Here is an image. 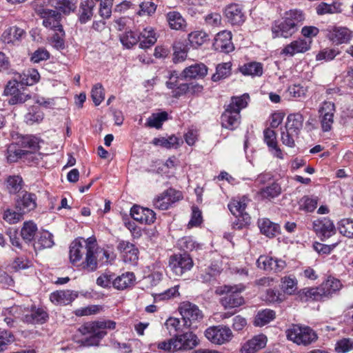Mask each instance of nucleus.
Instances as JSON below:
<instances>
[{
    "label": "nucleus",
    "mask_w": 353,
    "mask_h": 353,
    "mask_svg": "<svg viewBox=\"0 0 353 353\" xmlns=\"http://www.w3.org/2000/svg\"><path fill=\"white\" fill-rule=\"evenodd\" d=\"M115 327L116 323L110 320L88 322L78 329L74 340L83 346L97 345L107 334L105 330H114Z\"/></svg>",
    "instance_id": "nucleus-1"
},
{
    "label": "nucleus",
    "mask_w": 353,
    "mask_h": 353,
    "mask_svg": "<svg viewBox=\"0 0 353 353\" xmlns=\"http://www.w3.org/2000/svg\"><path fill=\"white\" fill-rule=\"evenodd\" d=\"M304 20L303 14L299 10H290L283 17L275 21L271 28L272 37L290 38L298 30Z\"/></svg>",
    "instance_id": "nucleus-2"
},
{
    "label": "nucleus",
    "mask_w": 353,
    "mask_h": 353,
    "mask_svg": "<svg viewBox=\"0 0 353 353\" xmlns=\"http://www.w3.org/2000/svg\"><path fill=\"white\" fill-rule=\"evenodd\" d=\"M199 343L198 337L192 332H184L176 334L168 341L159 342L157 347L167 353L192 350Z\"/></svg>",
    "instance_id": "nucleus-3"
},
{
    "label": "nucleus",
    "mask_w": 353,
    "mask_h": 353,
    "mask_svg": "<svg viewBox=\"0 0 353 353\" xmlns=\"http://www.w3.org/2000/svg\"><path fill=\"white\" fill-rule=\"evenodd\" d=\"M244 289L243 285H224L218 288L216 290V293L218 294H225L221 299L222 305L225 308H233L243 304L244 299L241 296V293Z\"/></svg>",
    "instance_id": "nucleus-4"
},
{
    "label": "nucleus",
    "mask_w": 353,
    "mask_h": 353,
    "mask_svg": "<svg viewBox=\"0 0 353 353\" xmlns=\"http://www.w3.org/2000/svg\"><path fill=\"white\" fill-rule=\"evenodd\" d=\"M286 336L288 340L303 345H308L318 339L316 333L312 328L298 325H293L288 329Z\"/></svg>",
    "instance_id": "nucleus-5"
},
{
    "label": "nucleus",
    "mask_w": 353,
    "mask_h": 353,
    "mask_svg": "<svg viewBox=\"0 0 353 353\" xmlns=\"http://www.w3.org/2000/svg\"><path fill=\"white\" fill-rule=\"evenodd\" d=\"M179 311L182 316L183 326L186 327H197V323L203 319L202 312L199 307L189 301L182 302Z\"/></svg>",
    "instance_id": "nucleus-6"
},
{
    "label": "nucleus",
    "mask_w": 353,
    "mask_h": 353,
    "mask_svg": "<svg viewBox=\"0 0 353 353\" xmlns=\"http://www.w3.org/2000/svg\"><path fill=\"white\" fill-rule=\"evenodd\" d=\"M205 336L212 343L222 345L232 339V332L228 327L217 325L208 327Z\"/></svg>",
    "instance_id": "nucleus-7"
},
{
    "label": "nucleus",
    "mask_w": 353,
    "mask_h": 353,
    "mask_svg": "<svg viewBox=\"0 0 353 353\" xmlns=\"http://www.w3.org/2000/svg\"><path fill=\"white\" fill-rule=\"evenodd\" d=\"M250 199L246 196L233 199L228 204V208L232 214L240 219H242L243 223L236 224L238 228H241L243 225L248 224L250 221V216L245 212Z\"/></svg>",
    "instance_id": "nucleus-8"
},
{
    "label": "nucleus",
    "mask_w": 353,
    "mask_h": 353,
    "mask_svg": "<svg viewBox=\"0 0 353 353\" xmlns=\"http://www.w3.org/2000/svg\"><path fill=\"white\" fill-rule=\"evenodd\" d=\"M193 266L192 258L186 253L176 254L170 259L169 267L176 276H181Z\"/></svg>",
    "instance_id": "nucleus-9"
},
{
    "label": "nucleus",
    "mask_w": 353,
    "mask_h": 353,
    "mask_svg": "<svg viewBox=\"0 0 353 353\" xmlns=\"http://www.w3.org/2000/svg\"><path fill=\"white\" fill-rule=\"evenodd\" d=\"M19 77H15V79L9 81L4 89L3 94L6 96H11L8 103L10 105H15L19 103H25L28 99L30 98L29 94H26L23 92H19Z\"/></svg>",
    "instance_id": "nucleus-10"
},
{
    "label": "nucleus",
    "mask_w": 353,
    "mask_h": 353,
    "mask_svg": "<svg viewBox=\"0 0 353 353\" xmlns=\"http://www.w3.org/2000/svg\"><path fill=\"white\" fill-rule=\"evenodd\" d=\"M335 112L334 103L330 101L323 103L319 109V119L323 131L328 132L332 129L334 123V114Z\"/></svg>",
    "instance_id": "nucleus-11"
},
{
    "label": "nucleus",
    "mask_w": 353,
    "mask_h": 353,
    "mask_svg": "<svg viewBox=\"0 0 353 353\" xmlns=\"http://www.w3.org/2000/svg\"><path fill=\"white\" fill-rule=\"evenodd\" d=\"M88 251L85 253V259L81 265L83 269H85L89 272L95 271L97 269V259L95 254L97 252V241L93 236L88 238Z\"/></svg>",
    "instance_id": "nucleus-12"
},
{
    "label": "nucleus",
    "mask_w": 353,
    "mask_h": 353,
    "mask_svg": "<svg viewBox=\"0 0 353 353\" xmlns=\"http://www.w3.org/2000/svg\"><path fill=\"white\" fill-rule=\"evenodd\" d=\"M88 239L78 238L74 240L70 245V261L76 265L82 259L83 254L88 251Z\"/></svg>",
    "instance_id": "nucleus-13"
},
{
    "label": "nucleus",
    "mask_w": 353,
    "mask_h": 353,
    "mask_svg": "<svg viewBox=\"0 0 353 353\" xmlns=\"http://www.w3.org/2000/svg\"><path fill=\"white\" fill-rule=\"evenodd\" d=\"M312 225L314 230L321 240H325L336 233L333 222L327 218L315 220Z\"/></svg>",
    "instance_id": "nucleus-14"
},
{
    "label": "nucleus",
    "mask_w": 353,
    "mask_h": 353,
    "mask_svg": "<svg viewBox=\"0 0 353 353\" xmlns=\"http://www.w3.org/2000/svg\"><path fill=\"white\" fill-rule=\"evenodd\" d=\"M125 263H136L139 259V250L135 245L127 241H119L117 246Z\"/></svg>",
    "instance_id": "nucleus-15"
},
{
    "label": "nucleus",
    "mask_w": 353,
    "mask_h": 353,
    "mask_svg": "<svg viewBox=\"0 0 353 353\" xmlns=\"http://www.w3.org/2000/svg\"><path fill=\"white\" fill-rule=\"evenodd\" d=\"M258 268L274 272H281L286 266L285 261L270 256H260L256 261Z\"/></svg>",
    "instance_id": "nucleus-16"
},
{
    "label": "nucleus",
    "mask_w": 353,
    "mask_h": 353,
    "mask_svg": "<svg viewBox=\"0 0 353 353\" xmlns=\"http://www.w3.org/2000/svg\"><path fill=\"white\" fill-rule=\"evenodd\" d=\"M130 215L134 220L147 225L153 223L156 219V214L152 210L139 205L131 208Z\"/></svg>",
    "instance_id": "nucleus-17"
},
{
    "label": "nucleus",
    "mask_w": 353,
    "mask_h": 353,
    "mask_svg": "<svg viewBox=\"0 0 353 353\" xmlns=\"http://www.w3.org/2000/svg\"><path fill=\"white\" fill-rule=\"evenodd\" d=\"M37 196L34 194L28 192H22L16 201V208L23 214L33 210L37 207Z\"/></svg>",
    "instance_id": "nucleus-18"
},
{
    "label": "nucleus",
    "mask_w": 353,
    "mask_h": 353,
    "mask_svg": "<svg viewBox=\"0 0 353 353\" xmlns=\"http://www.w3.org/2000/svg\"><path fill=\"white\" fill-rule=\"evenodd\" d=\"M213 46L218 51L225 53L232 52L234 47L232 42L231 32L224 30L219 32L214 39Z\"/></svg>",
    "instance_id": "nucleus-19"
},
{
    "label": "nucleus",
    "mask_w": 353,
    "mask_h": 353,
    "mask_svg": "<svg viewBox=\"0 0 353 353\" xmlns=\"http://www.w3.org/2000/svg\"><path fill=\"white\" fill-rule=\"evenodd\" d=\"M224 14L228 22L232 25L239 26L245 19L242 6L239 4L232 3L225 7Z\"/></svg>",
    "instance_id": "nucleus-20"
},
{
    "label": "nucleus",
    "mask_w": 353,
    "mask_h": 353,
    "mask_svg": "<svg viewBox=\"0 0 353 353\" xmlns=\"http://www.w3.org/2000/svg\"><path fill=\"white\" fill-rule=\"evenodd\" d=\"M311 41L298 39L286 45L281 50V54L292 57L298 53H304L310 49Z\"/></svg>",
    "instance_id": "nucleus-21"
},
{
    "label": "nucleus",
    "mask_w": 353,
    "mask_h": 353,
    "mask_svg": "<svg viewBox=\"0 0 353 353\" xmlns=\"http://www.w3.org/2000/svg\"><path fill=\"white\" fill-rule=\"evenodd\" d=\"M327 37L336 44L347 43L352 38V32L345 27H334L329 31Z\"/></svg>",
    "instance_id": "nucleus-22"
},
{
    "label": "nucleus",
    "mask_w": 353,
    "mask_h": 353,
    "mask_svg": "<svg viewBox=\"0 0 353 353\" xmlns=\"http://www.w3.org/2000/svg\"><path fill=\"white\" fill-rule=\"evenodd\" d=\"M267 343V337L264 334L254 336L246 341L241 348V353H256L264 348Z\"/></svg>",
    "instance_id": "nucleus-23"
},
{
    "label": "nucleus",
    "mask_w": 353,
    "mask_h": 353,
    "mask_svg": "<svg viewBox=\"0 0 353 353\" xmlns=\"http://www.w3.org/2000/svg\"><path fill=\"white\" fill-rule=\"evenodd\" d=\"M77 294L70 290H57L50 294V299L55 305H66L71 303Z\"/></svg>",
    "instance_id": "nucleus-24"
},
{
    "label": "nucleus",
    "mask_w": 353,
    "mask_h": 353,
    "mask_svg": "<svg viewBox=\"0 0 353 353\" xmlns=\"http://www.w3.org/2000/svg\"><path fill=\"white\" fill-rule=\"evenodd\" d=\"M174 194V190L172 189L163 192L154 199V206L159 210H168L170 206L176 201Z\"/></svg>",
    "instance_id": "nucleus-25"
},
{
    "label": "nucleus",
    "mask_w": 353,
    "mask_h": 353,
    "mask_svg": "<svg viewBox=\"0 0 353 353\" xmlns=\"http://www.w3.org/2000/svg\"><path fill=\"white\" fill-rule=\"evenodd\" d=\"M240 118L241 116L238 112L226 108L221 117V125L223 128L233 130L239 125Z\"/></svg>",
    "instance_id": "nucleus-26"
},
{
    "label": "nucleus",
    "mask_w": 353,
    "mask_h": 353,
    "mask_svg": "<svg viewBox=\"0 0 353 353\" xmlns=\"http://www.w3.org/2000/svg\"><path fill=\"white\" fill-rule=\"evenodd\" d=\"M323 293L321 285L318 288H305L299 291V297L303 302L321 301L325 298Z\"/></svg>",
    "instance_id": "nucleus-27"
},
{
    "label": "nucleus",
    "mask_w": 353,
    "mask_h": 353,
    "mask_svg": "<svg viewBox=\"0 0 353 353\" xmlns=\"http://www.w3.org/2000/svg\"><path fill=\"white\" fill-rule=\"evenodd\" d=\"M41 17L43 19V25L48 28L57 30L62 28L60 24L61 14L56 10H48Z\"/></svg>",
    "instance_id": "nucleus-28"
},
{
    "label": "nucleus",
    "mask_w": 353,
    "mask_h": 353,
    "mask_svg": "<svg viewBox=\"0 0 353 353\" xmlns=\"http://www.w3.org/2000/svg\"><path fill=\"white\" fill-rule=\"evenodd\" d=\"M95 5L94 0H83L81 2L79 14L81 23H85L92 19Z\"/></svg>",
    "instance_id": "nucleus-29"
},
{
    "label": "nucleus",
    "mask_w": 353,
    "mask_h": 353,
    "mask_svg": "<svg viewBox=\"0 0 353 353\" xmlns=\"http://www.w3.org/2000/svg\"><path fill=\"white\" fill-rule=\"evenodd\" d=\"M24 34L25 32L23 29L13 26L6 29L3 32L1 39L3 43L14 44L21 41Z\"/></svg>",
    "instance_id": "nucleus-30"
},
{
    "label": "nucleus",
    "mask_w": 353,
    "mask_h": 353,
    "mask_svg": "<svg viewBox=\"0 0 353 353\" xmlns=\"http://www.w3.org/2000/svg\"><path fill=\"white\" fill-rule=\"evenodd\" d=\"M135 282V275L133 272H125L117 276L112 282L114 288L123 290L132 287Z\"/></svg>",
    "instance_id": "nucleus-31"
},
{
    "label": "nucleus",
    "mask_w": 353,
    "mask_h": 353,
    "mask_svg": "<svg viewBox=\"0 0 353 353\" xmlns=\"http://www.w3.org/2000/svg\"><path fill=\"white\" fill-rule=\"evenodd\" d=\"M139 39V47L145 49L153 46L156 43L157 37L156 32L152 27H146L140 33Z\"/></svg>",
    "instance_id": "nucleus-32"
},
{
    "label": "nucleus",
    "mask_w": 353,
    "mask_h": 353,
    "mask_svg": "<svg viewBox=\"0 0 353 353\" xmlns=\"http://www.w3.org/2000/svg\"><path fill=\"white\" fill-rule=\"evenodd\" d=\"M207 72L208 69L204 64L196 63L184 69L183 75L185 78L190 79L203 78Z\"/></svg>",
    "instance_id": "nucleus-33"
},
{
    "label": "nucleus",
    "mask_w": 353,
    "mask_h": 353,
    "mask_svg": "<svg viewBox=\"0 0 353 353\" xmlns=\"http://www.w3.org/2000/svg\"><path fill=\"white\" fill-rule=\"evenodd\" d=\"M166 19L169 26L172 30H179L186 26V21L182 15L177 11H170L166 14Z\"/></svg>",
    "instance_id": "nucleus-34"
},
{
    "label": "nucleus",
    "mask_w": 353,
    "mask_h": 353,
    "mask_svg": "<svg viewBox=\"0 0 353 353\" xmlns=\"http://www.w3.org/2000/svg\"><path fill=\"white\" fill-rule=\"evenodd\" d=\"M152 143L156 145H160L167 149H176L183 144V141L181 139L172 135L168 138H155L153 139Z\"/></svg>",
    "instance_id": "nucleus-35"
},
{
    "label": "nucleus",
    "mask_w": 353,
    "mask_h": 353,
    "mask_svg": "<svg viewBox=\"0 0 353 353\" xmlns=\"http://www.w3.org/2000/svg\"><path fill=\"white\" fill-rule=\"evenodd\" d=\"M342 284L341 281L333 277H328L327 279L324 281L321 285V288L323 292L325 298H327L336 292L341 290Z\"/></svg>",
    "instance_id": "nucleus-36"
},
{
    "label": "nucleus",
    "mask_w": 353,
    "mask_h": 353,
    "mask_svg": "<svg viewBox=\"0 0 353 353\" xmlns=\"http://www.w3.org/2000/svg\"><path fill=\"white\" fill-rule=\"evenodd\" d=\"M261 232L268 237L274 236L279 230V225L268 219H262L258 222Z\"/></svg>",
    "instance_id": "nucleus-37"
},
{
    "label": "nucleus",
    "mask_w": 353,
    "mask_h": 353,
    "mask_svg": "<svg viewBox=\"0 0 353 353\" xmlns=\"http://www.w3.org/2000/svg\"><path fill=\"white\" fill-rule=\"evenodd\" d=\"M53 235L48 231H43L39 233L37 240L34 243L35 250L50 248L54 245Z\"/></svg>",
    "instance_id": "nucleus-38"
},
{
    "label": "nucleus",
    "mask_w": 353,
    "mask_h": 353,
    "mask_svg": "<svg viewBox=\"0 0 353 353\" xmlns=\"http://www.w3.org/2000/svg\"><path fill=\"white\" fill-rule=\"evenodd\" d=\"M44 114L38 105L32 106L28 109L24 117L25 122L28 125L39 123L43 119Z\"/></svg>",
    "instance_id": "nucleus-39"
},
{
    "label": "nucleus",
    "mask_w": 353,
    "mask_h": 353,
    "mask_svg": "<svg viewBox=\"0 0 353 353\" xmlns=\"http://www.w3.org/2000/svg\"><path fill=\"white\" fill-rule=\"evenodd\" d=\"M47 312L42 308H37L31 312L30 314H26L23 321L30 323H43L48 319Z\"/></svg>",
    "instance_id": "nucleus-40"
},
{
    "label": "nucleus",
    "mask_w": 353,
    "mask_h": 353,
    "mask_svg": "<svg viewBox=\"0 0 353 353\" xmlns=\"http://www.w3.org/2000/svg\"><path fill=\"white\" fill-rule=\"evenodd\" d=\"M303 117L300 113L290 114L287 118L285 128L299 133L303 127Z\"/></svg>",
    "instance_id": "nucleus-41"
},
{
    "label": "nucleus",
    "mask_w": 353,
    "mask_h": 353,
    "mask_svg": "<svg viewBox=\"0 0 353 353\" xmlns=\"http://www.w3.org/2000/svg\"><path fill=\"white\" fill-rule=\"evenodd\" d=\"M249 101L250 96L248 94H243L239 97H232L230 103L227 108L240 114L241 110L247 107Z\"/></svg>",
    "instance_id": "nucleus-42"
},
{
    "label": "nucleus",
    "mask_w": 353,
    "mask_h": 353,
    "mask_svg": "<svg viewBox=\"0 0 353 353\" xmlns=\"http://www.w3.org/2000/svg\"><path fill=\"white\" fill-rule=\"evenodd\" d=\"M19 81L21 85H31L39 81L40 75L37 70L28 69L22 74H18Z\"/></svg>",
    "instance_id": "nucleus-43"
},
{
    "label": "nucleus",
    "mask_w": 353,
    "mask_h": 353,
    "mask_svg": "<svg viewBox=\"0 0 353 353\" xmlns=\"http://www.w3.org/2000/svg\"><path fill=\"white\" fill-rule=\"evenodd\" d=\"M240 71L244 75L261 76L263 74V66L259 62H250L240 68Z\"/></svg>",
    "instance_id": "nucleus-44"
},
{
    "label": "nucleus",
    "mask_w": 353,
    "mask_h": 353,
    "mask_svg": "<svg viewBox=\"0 0 353 353\" xmlns=\"http://www.w3.org/2000/svg\"><path fill=\"white\" fill-rule=\"evenodd\" d=\"M275 318V312L269 309L259 311L254 319V325L256 326H263L269 323Z\"/></svg>",
    "instance_id": "nucleus-45"
},
{
    "label": "nucleus",
    "mask_w": 353,
    "mask_h": 353,
    "mask_svg": "<svg viewBox=\"0 0 353 353\" xmlns=\"http://www.w3.org/2000/svg\"><path fill=\"white\" fill-rule=\"evenodd\" d=\"M37 231V226L33 221H26L21 230V235L24 241L30 242L33 240Z\"/></svg>",
    "instance_id": "nucleus-46"
},
{
    "label": "nucleus",
    "mask_w": 353,
    "mask_h": 353,
    "mask_svg": "<svg viewBox=\"0 0 353 353\" xmlns=\"http://www.w3.org/2000/svg\"><path fill=\"white\" fill-rule=\"evenodd\" d=\"M231 67L232 64L230 62L219 64L216 68V72L212 77V81H218L230 76L231 74Z\"/></svg>",
    "instance_id": "nucleus-47"
},
{
    "label": "nucleus",
    "mask_w": 353,
    "mask_h": 353,
    "mask_svg": "<svg viewBox=\"0 0 353 353\" xmlns=\"http://www.w3.org/2000/svg\"><path fill=\"white\" fill-rule=\"evenodd\" d=\"M167 119L168 113L166 112L154 113L148 117L145 125L150 128L159 129L162 126L163 123Z\"/></svg>",
    "instance_id": "nucleus-48"
},
{
    "label": "nucleus",
    "mask_w": 353,
    "mask_h": 353,
    "mask_svg": "<svg viewBox=\"0 0 353 353\" xmlns=\"http://www.w3.org/2000/svg\"><path fill=\"white\" fill-rule=\"evenodd\" d=\"M341 3L338 2H334L331 4L321 2L316 7V12L319 15L339 12L341 10Z\"/></svg>",
    "instance_id": "nucleus-49"
},
{
    "label": "nucleus",
    "mask_w": 353,
    "mask_h": 353,
    "mask_svg": "<svg viewBox=\"0 0 353 353\" xmlns=\"http://www.w3.org/2000/svg\"><path fill=\"white\" fill-rule=\"evenodd\" d=\"M282 288L285 293L293 294L297 290L298 281L294 276H285L281 279Z\"/></svg>",
    "instance_id": "nucleus-50"
},
{
    "label": "nucleus",
    "mask_w": 353,
    "mask_h": 353,
    "mask_svg": "<svg viewBox=\"0 0 353 353\" xmlns=\"http://www.w3.org/2000/svg\"><path fill=\"white\" fill-rule=\"evenodd\" d=\"M16 144H10L7 149V159L10 163L17 162L19 159L23 160L24 151Z\"/></svg>",
    "instance_id": "nucleus-51"
},
{
    "label": "nucleus",
    "mask_w": 353,
    "mask_h": 353,
    "mask_svg": "<svg viewBox=\"0 0 353 353\" xmlns=\"http://www.w3.org/2000/svg\"><path fill=\"white\" fill-rule=\"evenodd\" d=\"M281 193V188L276 183H272L270 185H268L261 189L260 194L263 198L265 199H274L278 196Z\"/></svg>",
    "instance_id": "nucleus-52"
},
{
    "label": "nucleus",
    "mask_w": 353,
    "mask_h": 353,
    "mask_svg": "<svg viewBox=\"0 0 353 353\" xmlns=\"http://www.w3.org/2000/svg\"><path fill=\"white\" fill-rule=\"evenodd\" d=\"M20 145L22 150H27L28 151L39 150V139L33 136L23 137L20 141Z\"/></svg>",
    "instance_id": "nucleus-53"
},
{
    "label": "nucleus",
    "mask_w": 353,
    "mask_h": 353,
    "mask_svg": "<svg viewBox=\"0 0 353 353\" xmlns=\"http://www.w3.org/2000/svg\"><path fill=\"white\" fill-rule=\"evenodd\" d=\"M179 285L172 287L162 293L155 294L153 295L154 302L159 301H165L179 296Z\"/></svg>",
    "instance_id": "nucleus-54"
},
{
    "label": "nucleus",
    "mask_w": 353,
    "mask_h": 353,
    "mask_svg": "<svg viewBox=\"0 0 353 353\" xmlns=\"http://www.w3.org/2000/svg\"><path fill=\"white\" fill-rule=\"evenodd\" d=\"M207 39V34L202 31H194L188 36V40L193 48L201 46Z\"/></svg>",
    "instance_id": "nucleus-55"
},
{
    "label": "nucleus",
    "mask_w": 353,
    "mask_h": 353,
    "mask_svg": "<svg viewBox=\"0 0 353 353\" xmlns=\"http://www.w3.org/2000/svg\"><path fill=\"white\" fill-rule=\"evenodd\" d=\"M23 180L19 176H10L7 179V189L10 194H16L22 188Z\"/></svg>",
    "instance_id": "nucleus-56"
},
{
    "label": "nucleus",
    "mask_w": 353,
    "mask_h": 353,
    "mask_svg": "<svg viewBox=\"0 0 353 353\" xmlns=\"http://www.w3.org/2000/svg\"><path fill=\"white\" fill-rule=\"evenodd\" d=\"M339 230L341 234L348 238H353V220L343 219L339 223Z\"/></svg>",
    "instance_id": "nucleus-57"
},
{
    "label": "nucleus",
    "mask_w": 353,
    "mask_h": 353,
    "mask_svg": "<svg viewBox=\"0 0 353 353\" xmlns=\"http://www.w3.org/2000/svg\"><path fill=\"white\" fill-rule=\"evenodd\" d=\"M57 8L65 14L74 11L76 8L77 0H52Z\"/></svg>",
    "instance_id": "nucleus-58"
},
{
    "label": "nucleus",
    "mask_w": 353,
    "mask_h": 353,
    "mask_svg": "<svg viewBox=\"0 0 353 353\" xmlns=\"http://www.w3.org/2000/svg\"><path fill=\"white\" fill-rule=\"evenodd\" d=\"M121 42L128 48H132L138 42L140 43L139 35L138 36L134 32H126L122 37H121Z\"/></svg>",
    "instance_id": "nucleus-59"
},
{
    "label": "nucleus",
    "mask_w": 353,
    "mask_h": 353,
    "mask_svg": "<svg viewBox=\"0 0 353 353\" xmlns=\"http://www.w3.org/2000/svg\"><path fill=\"white\" fill-rule=\"evenodd\" d=\"M165 326L170 332L173 330L176 332H184L188 327L183 326V319L181 321L177 318L170 317L165 322Z\"/></svg>",
    "instance_id": "nucleus-60"
},
{
    "label": "nucleus",
    "mask_w": 353,
    "mask_h": 353,
    "mask_svg": "<svg viewBox=\"0 0 353 353\" xmlns=\"http://www.w3.org/2000/svg\"><path fill=\"white\" fill-rule=\"evenodd\" d=\"M307 89L300 84H294L288 87L286 94L290 98H301L305 97Z\"/></svg>",
    "instance_id": "nucleus-61"
},
{
    "label": "nucleus",
    "mask_w": 353,
    "mask_h": 353,
    "mask_svg": "<svg viewBox=\"0 0 353 353\" xmlns=\"http://www.w3.org/2000/svg\"><path fill=\"white\" fill-rule=\"evenodd\" d=\"M91 97L95 105H99L104 99V89L101 84H95L91 91Z\"/></svg>",
    "instance_id": "nucleus-62"
},
{
    "label": "nucleus",
    "mask_w": 353,
    "mask_h": 353,
    "mask_svg": "<svg viewBox=\"0 0 353 353\" xmlns=\"http://www.w3.org/2000/svg\"><path fill=\"white\" fill-rule=\"evenodd\" d=\"M299 133L292 130H288L285 128V130L281 132V141L282 143L290 148L294 146V140L297 137Z\"/></svg>",
    "instance_id": "nucleus-63"
},
{
    "label": "nucleus",
    "mask_w": 353,
    "mask_h": 353,
    "mask_svg": "<svg viewBox=\"0 0 353 353\" xmlns=\"http://www.w3.org/2000/svg\"><path fill=\"white\" fill-rule=\"evenodd\" d=\"M335 350L339 353H346L353 350V339H343L338 341Z\"/></svg>",
    "instance_id": "nucleus-64"
}]
</instances>
